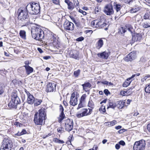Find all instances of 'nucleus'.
Returning a JSON list of instances; mask_svg holds the SVG:
<instances>
[{
	"label": "nucleus",
	"instance_id": "5701e85b",
	"mask_svg": "<svg viewBox=\"0 0 150 150\" xmlns=\"http://www.w3.org/2000/svg\"><path fill=\"white\" fill-rule=\"evenodd\" d=\"M18 71L20 75L22 77H26L27 76L25 71L23 67L20 68Z\"/></svg>",
	"mask_w": 150,
	"mask_h": 150
},
{
	"label": "nucleus",
	"instance_id": "a19ab883",
	"mask_svg": "<svg viewBox=\"0 0 150 150\" xmlns=\"http://www.w3.org/2000/svg\"><path fill=\"white\" fill-rule=\"evenodd\" d=\"M80 70L78 69L77 71H74V74L75 77H77L80 74Z\"/></svg>",
	"mask_w": 150,
	"mask_h": 150
},
{
	"label": "nucleus",
	"instance_id": "37998d69",
	"mask_svg": "<svg viewBox=\"0 0 150 150\" xmlns=\"http://www.w3.org/2000/svg\"><path fill=\"white\" fill-rule=\"evenodd\" d=\"M73 2L74 6L75 7H77L79 6V4L78 0H74Z\"/></svg>",
	"mask_w": 150,
	"mask_h": 150
},
{
	"label": "nucleus",
	"instance_id": "7c9ffc66",
	"mask_svg": "<svg viewBox=\"0 0 150 150\" xmlns=\"http://www.w3.org/2000/svg\"><path fill=\"white\" fill-rule=\"evenodd\" d=\"M82 86L83 87V89L85 90H86V87L90 88L91 87V84L88 82L82 84Z\"/></svg>",
	"mask_w": 150,
	"mask_h": 150
},
{
	"label": "nucleus",
	"instance_id": "1a4fd4ad",
	"mask_svg": "<svg viewBox=\"0 0 150 150\" xmlns=\"http://www.w3.org/2000/svg\"><path fill=\"white\" fill-rule=\"evenodd\" d=\"M65 127L66 130L70 132L73 129V122L72 120L69 119H67L65 121Z\"/></svg>",
	"mask_w": 150,
	"mask_h": 150
},
{
	"label": "nucleus",
	"instance_id": "412c9836",
	"mask_svg": "<svg viewBox=\"0 0 150 150\" xmlns=\"http://www.w3.org/2000/svg\"><path fill=\"white\" fill-rule=\"evenodd\" d=\"M23 67L25 68L27 75H29L33 71V68L29 65H25L23 66Z\"/></svg>",
	"mask_w": 150,
	"mask_h": 150
},
{
	"label": "nucleus",
	"instance_id": "e433bc0d",
	"mask_svg": "<svg viewBox=\"0 0 150 150\" xmlns=\"http://www.w3.org/2000/svg\"><path fill=\"white\" fill-rule=\"evenodd\" d=\"M137 41H139L141 40L142 38V35L141 34L139 33H137L136 34Z\"/></svg>",
	"mask_w": 150,
	"mask_h": 150
},
{
	"label": "nucleus",
	"instance_id": "13d9d810",
	"mask_svg": "<svg viewBox=\"0 0 150 150\" xmlns=\"http://www.w3.org/2000/svg\"><path fill=\"white\" fill-rule=\"evenodd\" d=\"M129 85V84H128V83H127V82L126 81H125V82H124L123 84H122V86L123 87H127V86H128Z\"/></svg>",
	"mask_w": 150,
	"mask_h": 150
},
{
	"label": "nucleus",
	"instance_id": "680f3d73",
	"mask_svg": "<svg viewBox=\"0 0 150 150\" xmlns=\"http://www.w3.org/2000/svg\"><path fill=\"white\" fill-rule=\"evenodd\" d=\"M27 132L24 129H23L21 132V135L24 134H25Z\"/></svg>",
	"mask_w": 150,
	"mask_h": 150
},
{
	"label": "nucleus",
	"instance_id": "6e6552de",
	"mask_svg": "<svg viewBox=\"0 0 150 150\" xmlns=\"http://www.w3.org/2000/svg\"><path fill=\"white\" fill-rule=\"evenodd\" d=\"M103 11L107 15L111 16L113 14L114 11L112 4H110L106 5L104 8Z\"/></svg>",
	"mask_w": 150,
	"mask_h": 150
},
{
	"label": "nucleus",
	"instance_id": "79ce46f5",
	"mask_svg": "<svg viewBox=\"0 0 150 150\" xmlns=\"http://www.w3.org/2000/svg\"><path fill=\"white\" fill-rule=\"evenodd\" d=\"M83 103L84 102L80 101L79 103L78 107L77 108V110H78L79 108H82L83 107Z\"/></svg>",
	"mask_w": 150,
	"mask_h": 150
},
{
	"label": "nucleus",
	"instance_id": "f8f14e48",
	"mask_svg": "<svg viewBox=\"0 0 150 150\" xmlns=\"http://www.w3.org/2000/svg\"><path fill=\"white\" fill-rule=\"evenodd\" d=\"M136 57L135 52L134 51L130 53L124 59L126 61H131L135 59Z\"/></svg>",
	"mask_w": 150,
	"mask_h": 150
},
{
	"label": "nucleus",
	"instance_id": "69168bd1",
	"mask_svg": "<svg viewBox=\"0 0 150 150\" xmlns=\"http://www.w3.org/2000/svg\"><path fill=\"white\" fill-rule=\"evenodd\" d=\"M15 125L17 126H21V123L18 122H16L15 123Z\"/></svg>",
	"mask_w": 150,
	"mask_h": 150
},
{
	"label": "nucleus",
	"instance_id": "2f4dec72",
	"mask_svg": "<svg viewBox=\"0 0 150 150\" xmlns=\"http://www.w3.org/2000/svg\"><path fill=\"white\" fill-rule=\"evenodd\" d=\"M42 102V100L41 99H36L35 100L34 104L35 105L37 106L40 104Z\"/></svg>",
	"mask_w": 150,
	"mask_h": 150
},
{
	"label": "nucleus",
	"instance_id": "a878e982",
	"mask_svg": "<svg viewBox=\"0 0 150 150\" xmlns=\"http://www.w3.org/2000/svg\"><path fill=\"white\" fill-rule=\"evenodd\" d=\"M17 104H15V103H14L11 100L8 104V106L9 108L10 109L12 108L16 109L17 108Z\"/></svg>",
	"mask_w": 150,
	"mask_h": 150
},
{
	"label": "nucleus",
	"instance_id": "20e7f679",
	"mask_svg": "<svg viewBox=\"0 0 150 150\" xmlns=\"http://www.w3.org/2000/svg\"><path fill=\"white\" fill-rule=\"evenodd\" d=\"M26 9L32 14H37L40 11V7L38 4L33 2L29 4L26 6Z\"/></svg>",
	"mask_w": 150,
	"mask_h": 150
},
{
	"label": "nucleus",
	"instance_id": "473e14b6",
	"mask_svg": "<svg viewBox=\"0 0 150 150\" xmlns=\"http://www.w3.org/2000/svg\"><path fill=\"white\" fill-rule=\"evenodd\" d=\"M88 106V107L92 109L94 108V105L93 102L92 100H89V101Z\"/></svg>",
	"mask_w": 150,
	"mask_h": 150
},
{
	"label": "nucleus",
	"instance_id": "338daca9",
	"mask_svg": "<svg viewBox=\"0 0 150 150\" xmlns=\"http://www.w3.org/2000/svg\"><path fill=\"white\" fill-rule=\"evenodd\" d=\"M105 125L108 126L109 127H111L110 126V122H105Z\"/></svg>",
	"mask_w": 150,
	"mask_h": 150
},
{
	"label": "nucleus",
	"instance_id": "f03ea898",
	"mask_svg": "<svg viewBox=\"0 0 150 150\" xmlns=\"http://www.w3.org/2000/svg\"><path fill=\"white\" fill-rule=\"evenodd\" d=\"M28 11L26 7H21L18 10L17 13H18V18L22 27L34 24L30 21L28 14Z\"/></svg>",
	"mask_w": 150,
	"mask_h": 150
},
{
	"label": "nucleus",
	"instance_id": "c03bdc74",
	"mask_svg": "<svg viewBox=\"0 0 150 150\" xmlns=\"http://www.w3.org/2000/svg\"><path fill=\"white\" fill-rule=\"evenodd\" d=\"M57 131L58 132L60 133H61L64 132L63 128L61 127H59L57 129Z\"/></svg>",
	"mask_w": 150,
	"mask_h": 150
},
{
	"label": "nucleus",
	"instance_id": "4468645a",
	"mask_svg": "<svg viewBox=\"0 0 150 150\" xmlns=\"http://www.w3.org/2000/svg\"><path fill=\"white\" fill-rule=\"evenodd\" d=\"M13 102L15 103V104H17V105L21 103V100L17 93L16 92H13L12 93L11 99Z\"/></svg>",
	"mask_w": 150,
	"mask_h": 150
},
{
	"label": "nucleus",
	"instance_id": "4be33fe9",
	"mask_svg": "<svg viewBox=\"0 0 150 150\" xmlns=\"http://www.w3.org/2000/svg\"><path fill=\"white\" fill-rule=\"evenodd\" d=\"M103 45V41L102 38L100 39L96 44V47L98 50L100 49Z\"/></svg>",
	"mask_w": 150,
	"mask_h": 150
},
{
	"label": "nucleus",
	"instance_id": "bf43d9fd",
	"mask_svg": "<svg viewBox=\"0 0 150 150\" xmlns=\"http://www.w3.org/2000/svg\"><path fill=\"white\" fill-rule=\"evenodd\" d=\"M25 91L27 95V97L30 96L32 95H31L29 92L26 89H25Z\"/></svg>",
	"mask_w": 150,
	"mask_h": 150
},
{
	"label": "nucleus",
	"instance_id": "0e129e2a",
	"mask_svg": "<svg viewBox=\"0 0 150 150\" xmlns=\"http://www.w3.org/2000/svg\"><path fill=\"white\" fill-rule=\"evenodd\" d=\"M139 75H140V74L139 73H136L135 74H134V75H133L131 77H132V78H133L134 77H135L136 76H138Z\"/></svg>",
	"mask_w": 150,
	"mask_h": 150
},
{
	"label": "nucleus",
	"instance_id": "393cba45",
	"mask_svg": "<svg viewBox=\"0 0 150 150\" xmlns=\"http://www.w3.org/2000/svg\"><path fill=\"white\" fill-rule=\"evenodd\" d=\"M35 98L33 95L27 97V103L29 104L32 105L35 102Z\"/></svg>",
	"mask_w": 150,
	"mask_h": 150
},
{
	"label": "nucleus",
	"instance_id": "7ed1b4c3",
	"mask_svg": "<svg viewBox=\"0 0 150 150\" xmlns=\"http://www.w3.org/2000/svg\"><path fill=\"white\" fill-rule=\"evenodd\" d=\"M46 109L41 108L39 110L38 112H36L34 115V121L37 125H42L43 120L46 118Z\"/></svg>",
	"mask_w": 150,
	"mask_h": 150
},
{
	"label": "nucleus",
	"instance_id": "f257e3e1",
	"mask_svg": "<svg viewBox=\"0 0 150 150\" xmlns=\"http://www.w3.org/2000/svg\"><path fill=\"white\" fill-rule=\"evenodd\" d=\"M33 38L36 40L41 41L44 38L47 40V42L52 44L55 46H58V40L57 36L54 34L47 33L45 36L44 32L39 27H34L32 28L31 31Z\"/></svg>",
	"mask_w": 150,
	"mask_h": 150
},
{
	"label": "nucleus",
	"instance_id": "e2e57ef3",
	"mask_svg": "<svg viewBox=\"0 0 150 150\" xmlns=\"http://www.w3.org/2000/svg\"><path fill=\"white\" fill-rule=\"evenodd\" d=\"M101 83L104 84L106 85H108V82L107 81H102L101 82Z\"/></svg>",
	"mask_w": 150,
	"mask_h": 150
},
{
	"label": "nucleus",
	"instance_id": "a211bd4d",
	"mask_svg": "<svg viewBox=\"0 0 150 150\" xmlns=\"http://www.w3.org/2000/svg\"><path fill=\"white\" fill-rule=\"evenodd\" d=\"M88 110L86 108H83L81 110V113H78L76 115L78 118H80L84 116L88 115Z\"/></svg>",
	"mask_w": 150,
	"mask_h": 150
},
{
	"label": "nucleus",
	"instance_id": "dca6fc26",
	"mask_svg": "<svg viewBox=\"0 0 150 150\" xmlns=\"http://www.w3.org/2000/svg\"><path fill=\"white\" fill-rule=\"evenodd\" d=\"M79 52L76 50H73L70 52L69 53L70 57L79 60Z\"/></svg>",
	"mask_w": 150,
	"mask_h": 150
},
{
	"label": "nucleus",
	"instance_id": "6ab92c4d",
	"mask_svg": "<svg viewBox=\"0 0 150 150\" xmlns=\"http://www.w3.org/2000/svg\"><path fill=\"white\" fill-rule=\"evenodd\" d=\"M59 109L61 113L58 117V121L59 122H61L64 119L65 117V115L64 112V109L62 105H60L59 106Z\"/></svg>",
	"mask_w": 150,
	"mask_h": 150
},
{
	"label": "nucleus",
	"instance_id": "a18cd8bd",
	"mask_svg": "<svg viewBox=\"0 0 150 150\" xmlns=\"http://www.w3.org/2000/svg\"><path fill=\"white\" fill-rule=\"evenodd\" d=\"M149 16L150 15H149V14L148 13H146L144 16V19L149 20Z\"/></svg>",
	"mask_w": 150,
	"mask_h": 150
},
{
	"label": "nucleus",
	"instance_id": "de8ad7c7",
	"mask_svg": "<svg viewBox=\"0 0 150 150\" xmlns=\"http://www.w3.org/2000/svg\"><path fill=\"white\" fill-rule=\"evenodd\" d=\"M52 3L57 5L59 4V0H52Z\"/></svg>",
	"mask_w": 150,
	"mask_h": 150
},
{
	"label": "nucleus",
	"instance_id": "49530a36",
	"mask_svg": "<svg viewBox=\"0 0 150 150\" xmlns=\"http://www.w3.org/2000/svg\"><path fill=\"white\" fill-rule=\"evenodd\" d=\"M132 40L133 42H134L137 41V38L136 34H132Z\"/></svg>",
	"mask_w": 150,
	"mask_h": 150
},
{
	"label": "nucleus",
	"instance_id": "052dcab7",
	"mask_svg": "<svg viewBox=\"0 0 150 150\" xmlns=\"http://www.w3.org/2000/svg\"><path fill=\"white\" fill-rule=\"evenodd\" d=\"M115 148L117 149H119L120 148V146L119 144H117L115 145Z\"/></svg>",
	"mask_w": 150,
	"mask_h": 150
},
{
	"label": "nucleus",
	"instance_id": "bb28decb",
	"mask_svg": "<svg viewBox=\"0 0 150 150\" xmlns=\"http://www.w3.org/2000/svg\"><path fill=\"white\" fill-rule=\"evenodd\" d=\"M125 27L126 30H127L132 34L134 33L135 32L134 29L131 25L127 24L125 25Z\"/></svg>",
	"mask_w": 150,
	"mask_h": 150
},
{
	"label": "nucleus",
	"instance_id": "8fccbe9b",
	"mask_svg": "<svg viewBox=\"0 0 150 150\" xmlns=\"http://www.w3.org/2000/svg\"><path fill=\"white\" fill-rule=\"evenodd\" d=\"M117 121L115 120H113L112 121L110 122V126H112L116 124H117Z\"/></svg>",
	"mask_w": 150,
	"mask_h": 150
},
{
	"label": "nucleus",
	"instance_id": "3c124183",
	"mask_svg": "<svg viewBox=\"0 0 150 150\" xmlns=\"http://www.w3.org/2000/svg\"><path fill=\"white\" fill-rule=\"evenodd\" d=\"M132 88H129L126 91V93H127V96L128 95L132 93Z\"/></svg>",
	"mask_w": 150,
	"mask_h": 150
},
{
	"label": "nucleus",
	"instance_id": "72a5a7b5",
	"mask_svg": "<svg viewBox=\"0 0 150 150\" xmlns=\"http://www.w3.org/2000/svg\"><path fill=\"white\" fill-rule=\"evenodd\" d=\"M74 8V6L71 2L68 5V8L69 10H72Z\"/></svg>",
	"mask_w": 150,
	"mask_h": 150
},
{
	"label": "nucleus",
	"instance_id": "b1692460",
	"mask_svg": "<svg viewBox=\"0 0 150 150\" xmlns=\"http://www.w3.org/2000/svg\"><path fill=\"white\" fill-rule=\"evenodd\" d=\"M141 9V7L137 5L131 8L129 11L131 13H136Z\"/></svg>",
	"mask_w": 150,
	"mask_h": 150
},
{
	"label": "nucleus",
	"instance_id": "423d86ee",
	"mask_svg": "<svg viewBox=\"0 0 150 150\" xmlns=\"http://www.w3.org/2000/svg\"><path fill=\"white\" fill-rule=\"evenodd\" d=\"M12 146L13 143L12 141L5 138L3 140L0 150H11Z\"/></svg>",
	"mask_w": 150,
	"mask_h": 150
},
{
	"label": "nucleus",
	"instance_id": "c756f323",
	"mask_svg": "<svg viewBox=\"0 0 150 150\" xmlns=\"http://www.w3.org/2000/svg\"><path fill=\"white\" fill-rule=\"evenodd\" d=\"M125 102L122 101L120 100L118 101L117 105L119 108L122 109L124 105Z\"/></svg>",
	"mask_w": 150,
	"mask_h": 150
},
{
	"label": "nucleus",
	"instance_id": "09e8293b",
	"mask_svg": "<svg viewBox=\"0 0 150 150\" xmlns=\"http://www.w3.org/2000/svg\"><path fill=\"white\" fill-rule=\"evenodd\" d=\"M132 77L130 78H129L127 79L126 81L127 82L128 84L129 85L132 81Z\"/></svg>",
	"mask_w": 150,
	"mask_h": 150
},
{
	"label": "nucleus",
	"instance_id": "39448f33",
	"mask_svg": "<svg viewBox=\"0 0 150 150\" xmlns=\"http://www.w3.org/2000/svg\"><path fill=\"white\" fill-rule=\"evenodd\" d=\"M105 19L103 16L100 17L98 20H95L91 22V24L93 27L102 28L105 27L106 24Z\"/></svg>",
	"mask_w": 150,
	"mask_h": 150
},
{
	"label": "nucleus",
	"instance_id": "9b49d317",
	"mask_svg": "<svg viewBox=\"0 0 150 150\" xmlns=\"http://www.w3.org/2000/svg\"><path fill=\"white\" fill-rule=\"evenodd\" d=\"M78 95L74 92L71 94L70 104V105L74 106L77 104Z\"/></svg>",
	"mask_w": 150,
	"mask_h": 150
},
{
	"label": "nucleus",
	"instance_id": "5fc2aeb1",
	"mask_svg": "<svg viewBox=\"0 0 150 150\" xmlns=\"http://www.w3.org/2000/svg\"><path fill=\"white\" fill-rule=\"evenodd\" d=\"M79 11L81 13H82L83 15H85L86 14V13L85 11H83V10L80 9Z\"/></svg>",
	"mask_w": 150,
	"mask_h": 150
},
{
	"label": "nucleus",
	"instance_id": "774afa93",
	"mask_svg": "<svg viewBox=\"0 0 150 150\" xmlns=\"http://www.w3.org/2000/svg\"><path fill=\"white\" fill-rule=\"evenodd\" d=\"M147 127L149 132H150V123L147 125Z\"/></svg>",
	"mask_w": 150,
	"mask_h": 150
},
{
	"label": "nucleus",
	"instance_id": "aec40b11",
	"mask_svg": "<svg viewBox=\"0 0 150 150\" xmlns=\"http://www.w3.org/2000/svg\"><path fill=\"white\" fill-rule=\"evenodd\" d=\"M108 107L107 109H108L109 108L114 109L117 106L116 103L112 100H108Z\"/></svg>",
	"mask_w": 150,
	"mask_h": 150
},
{
	"label": "nucleus",
	"instance_id": "ddd939ff",
	"mask_svg": "<svg viewBox=\"0 0 150 150\" xmlns=\"http://www.w3.org/2000/svg\"><path fill=\"white\" fill-rule=\"evenodd\" d=\"M113 5L114 8L116 11V16H118L121 13L120 10L122 8V6L121 4L117 3L116 2H114Z\"/></svg>",
	"mask_w": 150,
	"mask_h": 150
},
{
	"label": "nucleus",
	"instance_id": "2eb2a0df",
	"mask_svg": "<svg viewBox=\"0 0 150 150\" xmlns=\"http://www.w3.org/2000/svg\"><path fill=\"white\" fill-rule=\"evenodd\" d=\"M56 84L54 83H49L47 85L46 89L49 92H53L55 91Z\"/></svg>",
	"mask_w": 150,
	"mask_h": 150
},
{
	"label": "nucleus",
	"instance_id": "4d7b16f0",
	"mask_svg": "<svg viewBox=\"0 0 150 150\" xmlns=\"http://www.w3.org/2000/svg\"><path fill=\"white\" fill-rule=\"evenodd\" d=\"M119 144H120V145H122L123 146H124L125 144L124 141L123 140H121L119 142Z\"/></svg>",
	"mask_w": 150,
	"mask_h": 150
},
{
	"label": "nucleus",
	"instance_id": "6e6d98bb",
	"mask_svg": "<svg viewBox=\"0 0 150 150\" xmlns=\"http://www.w3.org/2000/svg\"><path fill=\"white\" fill-rule=\"evenodd\" d=\"M122 1L125 3L129 4L132 0H122Z\"/></svg>",
	"mask_w": 150,
	"mask_h": 150
},
{
	"label": "nucleus",
	"instance_id": "f3484780",
	"mask_svg": "<svg viewBox=\"0 0 150 150\" xmlns=\"http://www.w3.org/2000/svg\"><path fill=\"white\" fill-rule=\"evenodd\" d=\"M109 55L108 52L104 51L102 53H99L97 54L98 57L102 59H107Z\"/></svg>",
	"mask_w": 150,
	"mask_h": 150
},
{
	"label": "nucleus",
	"instance_id": "cd10ccee",
	"mask_svg": "<svg viewBox=\"0 0 150 150\" xmlns=\"http://www.w3.org/2000/svg\"><path fill=\"white\" fill-rule=\"evenodd\" d=\"M20 36L22 39H26V32L24 30H21L19 33Z\"/></svg>",
	"mask_w": 150,
	"mask_h": 150
},
{
	"label": "nucleus",
	"instance_id": "ea45409f",
	"mask_svg": "<svg viewBox=\"0 0 150 150\" xmlns=\"http://www.w3.org/2000/svg\"><path fill=\"white\" fill-rule=\"evenodd\" d=\"M86 94H83L80 99V101L84 102L85 101V99L86 98Z\"/></svg>",
	"mask_w": 150,
	"mask_h": 150
},
{
	"label": "nucleus",
	"instance_id": "f704fd0d",
	"mask_svg": "<svg viewBox=\"0 0 150 150\" xmlns=\"http://www.w3.org/2000/svg\"><path fill=\"white\" fill-rule=\"evenodd\" d=\"M54 141L56 143L61 144H63L64 142L63 140L59 139L57 138L54 139Z\"/></svg>",
	"mask_w": 150,
	"mask_h": 150
},
{
	"label": "nucleus",
	"instance_id": "9d476101",
	"mask_svg": "<svg viewBox=\"0 0 150 150\" xmlns=\"http://www.w3.org/2000/svg\"><path fill=\"white\" fill-rule=\"evenodd\" d=\"M64 29L66 31L72 30L74 29V24L68 21H66L63 24Z\"/></svg>",
	"mask_w": 150,
	"mask_h": 150
},
{
	"label": "nucleus",
	"instance_id": "603ef678",
	"mask_svg": "<svg viewBox=\"0 0 150 150\" xmlns=\"http://www.w3.org/2000/svg\"><path fill=\"white\" fill-rule=\"evenodd\" d=\"M104 93L107 96H108L109 94H110V92L109 91L108 89H105L104 91Z\"/></svg>",
	"mask_w": 150,
	"mask_h": 150
},
{
	"label": "nucleus",
	"instance_id": "c85d7f7f",
	"mask_svg": "<svg viewBox=\"0 0 150 150\" xmlns=\"http://www.w3.org/2000/svg\"><path fill=\"white\" fill-rule=\"evenodd\" d=\"M126 31L125 27H121L118 29V33L121 34H123Z\"/></svg>",
	"mask_w": 150,
	"mask_h": 150
},
{
	"label": "nucleus",
	"instance_id": "864d4df0",
	"mask_svg": "<svg viewBox=\"0 0 150 150\" xmlns=\"http://www.w3.org/2000/svg\"><path fill=\"white\" fill-rule=\"evenodd\" d=\"M84 38L82 36L76 39V40L77 41H81L83 40Z\"/></svg>",
	"mask_w": 150,
	"mask_h": 150
},
{
	"label": "nucleus",
	"instance_id": "c9c22d12",
	"mask_svg": "<svg viewBox=\"0 0 150 150\" xmlns=\"http://www.w3.org/2000/svg\"><path fill=\"white\" fill-rule=\"evenodd\" d=\"M142 26L144 28H147L150 27V23L145 22L143 23Z\"/></svg>",
	"mask_w": 150,
	"mask_h": 150
},
{
	"label": "nucleus",
	"instance_id": "0eeeda50",
	"mask_svg": "<svg viewBox=\"0 0 150 150\" xmlns=\"http://www.w3.org/2000/svg\"><path fill=\"white\" fill-rule=\"evenodd\" d=\"M145 141L142 139L136 142L134 145V150H144L146 146Z\"/></svg>",
	"mask_w": 150,
	"mask_h": 150
},
{
	"label": "nucleus",
	"instance_id": "58836bf2",
	"mask_svg": "<svg viewBox=\"0 0 150 150\" xmlns=\"http://www.w3.org/2000/svg\"><path fill=\"white\" fill-rule=\"evenodd\" d=\"M4 91V87L1 84H0V95L3 93Z\"/></svg>",
	"mask_w": 150,
	"mask_h": 150
},
{
	"label": "nucleus",
	"instance_id": "4c0bfd02",
	"mask_svg": "<svg viewBox=\"0 0 150 150\" xmlns=\"http://www.w3.org/2000/svg\"><path fill=\"white\" fill-rule=\"evenodd\" d=\"M145 90L146 93H150V84L149 85L145 88Z\"/></svg>",
	"mask_w": 150,
	"mask_h": 150
}]
</instances>
